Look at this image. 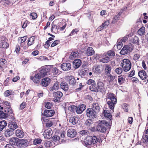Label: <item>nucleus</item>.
Masks as SVG:
<instances>
[{"instance_id":"obj_61","label":"nucleus","mask_w":148,"mask_h":148,"mask_svg":"<svg viewBox=\"0 0 148 148\" xmlns=\"http://www.w3.org/2000/svg\"><path fill=\"white\" fill-rule=\"evenodd\" d=\"M95 73H98L101 72V70L98 66L95 67V70L94 71Z\"/></svg>"},{"instance_id":"obj_9","label":"nucleus","mask_w":148,"mask_h":148,"mask_svg":"<svg viewBox=\"0 0 148 148\" xmlns=\"http://www.w3.org/2000/svg\"><path fill=\"white\" fill-rule=\"evenodd\" d=\"M52 131L51 128H49L46 130L43 134L45 138L46 139L50 138L52 137Z\"/></svg>"},{"instance_id":"obj_52","label":"nucleus","mask_w":148,"mask_h":148,"mask_svg":"<svg viewBox=\"0 0 148 148\" xmlns=\"http://www.w3.org/2000/svg\"><path fill=\"white\" fill-rule=\"evenodd\" d=\"M77 107L75 106H71L69 107V110L71 112H74L75 110H76Z\"/></svg>"},{"instance_id":"obj_48","label":"nucleus","mask_w":148,"mask_h":148,"mask_svg":"<svg viewBox=\"0 0 148 148\" xmlns=\"http://www.w3.org/2000/svg\"><path fill=\"white\" fill-rule=\"evenodd\" d=\"M6 62V60H5L1 59L0 60V67L2 68L3 66H4Z\"/></svg>"},{"instance_id":"obj_36","label":"nucleus","mask_w":148,"mask_h":148,"mask_svg":"<svg viewBox=\"0 0 148 148\" xmlns=\"http://www.w3.org/2000/svg\"><path fill=\"white\" fill-rule=\"evenodd\" d=\"M120 15L121 14L119 13L117 15L115 16L113 18L112 23L113 24H114L117 20L119 19Z\"/></svg>"},{"instance_id":"obj_56","label":"nucleus","mask_w":148,"mask_h":148,"mask_svg":"<svg viewBox=\"0 0 148 148\" xmlns=\"http://www.w3.org/2000/svg\"><path fill=\"white\" fill-rule=\"evenodd\" d=\"M30 16L32 17L33 19H34L37 18V14L33 12L30 13Z\"/></svg>"},{"instance_id":"obj_10","label":"nucleus","mask_w":148,"mask_h":148,"mask_svg":"<svg viewBox=\"0 0 148 148\" xmlns=\"http://www.w3.org/2000/svg\"><path fill=\"white\" fill-rule=\"evenodd\" d=\"M98 124L96 127L97 130L101 132L104 133L106 131V128L103 124L101 123H97Z\"/></svg>"},{"instance_id":"obj_27","label":"nucleus","mask_w":148,"mask_h":148,"mask_svg":"<svg viewBox=\"0 0 148 148\" xmlns=\"http://www.w3.org/2000/svg\"><path fill=\"white\" fill-rule=\"evenodd\" d=\"M97 86L98 90L101 92L105 90L103 83L100 81H99L97 83Z\"/></svg>"},{"instance_id":"obj_55","label":"nucleus","mask_w":148,"mask_h":148,"mask_svg":"<svg viewBox=\"0 0 148 148\" xmlns=\"http://www.w3.org/2000/svg\"><path fill=\"white\" fill-rule=\"evenodd\" d=\"M2 45L3 48H7L9 46L8 44L6 42L3 41L2 42Z\"/></svg>"},{"instance_id":"obj_32","label":"nucleus","mask_w":148,"mask_h":148,"mask_svg":"<svg viewBox=\"0 0 148 148\" xmlns=\"http://www.w3.org/2000/svg\"><path fill=\"white\" fill-rule=\"evenodd\" d=\"M88 70V69L87 68L81 70L79 72V74L82 77L84 76L85 75H87Z\"/></svg>"},{"instance_id":"obj_6","label":"nucleus","mask_w":148,"mask_h":148,"mask_svg":"<svg viewBox=\"0 0 148 148\" xmlns=\"http://www.w3.org/2000/svg\"><path fill=\"white\" fill-rule=\"evenodd\" d=\"M53 95L54 97L53 101L55 102H59L60 99L63 96V94L61 92L57 91L53 92Z\"/></svg>"},{"instance_id":"obj_63","label":"nucleus","mask_w":148,"mask_h":148,"mask_svg":"<svg viewBox=\"0 0 148 148\" xmlns=\"http://www.w3.org/2000/svg\"><path fill=\"white\" fill-rule=\"evenodd\" d=\"M83 111H82L81 109H80V108L78 106V107H77V108L76 109V112L78 114H80L82 113Z\"/></svg>"},{"instance_id":"obj_23","label":"nucleus","mask_w":148,"mask_h":148,"mask_svg":"<svg viewBox=\"0 0 148 148\" xmlns=\"http://www.w3.org/2000/svg\"><path fill=\"white\" fill-rule=\"evenodd\" d=\"M111 69L112 68L110 65L108 64H106L105 65V73L106 75H108L110 74Z\"/></svg>"},{"instance_id":"obj_1","label":"nucleus","mask_w":148,"mask_h":148,"mask_svg":"<svg viewBox=\"0 0 148 148\" xmlns=\"http://www.w3.org/2000/svg\"><path fill=\"white\" fill-rule=\"evenodd\" d=\"M107 99L110 100L107 102L109 107L111 109L114 110V107L117 102V99L115 97L114 95L112 93H109L108 95Z\"/></svg>"},{"instance_id":"obj_3","label":"nucleus","mask_w":148,"mask_h":148,"mask_svg":"<svg viewBox=\"0 0 148 148\" xmlns=\"http://www.w3.org/2000/svg\"><path fill=\"white\" fill-rule=\"evenodd\" d=\"M51 66H46L42 67L38 73V79H39L45 76L47 73L50 70Z\"/></svg>"},{"instance_id":"obj_19","label":"nucleus","mask_w":148,"mask_h":148,"mask_svg":"<svg viewBox=\"0 0 148 148\" xmlns=\"http://www.w3.org/2000/svg\"><path fill=\"white\" fill-rule=\"evenodd\" d=\"M61 88L65 91H67L69 88L68 84L66 82H62L60 84Z\"/></svg>"},{"instance_id":"obj_57","label":"nucleus","mask_w":148,"mask_h":148,"mask_svg":"<svg viewBox=\"0 0 148 148\" xmlns=\"http://www.w3.org/2000/svg\"><path fill=\"white\" fill-rule=\"evenodd\" d=\"M109 22L108 21H106L104 23H103L102 25V27H104V28H106L107 26L109 25Z\"/></svg>"},{"instance_id":"obj_14","label":"nucleus","mask_w":148,"mask_h":148,"mask_svg":"<svg viewBox=\"0 0 148 148\" xmlns=\"http://www.w3.org/2000/svg\"><path fill=\"white\" fill-rule=\"evenodd\" d=\"M138 76L143 80H146L148 77L146 72L142 70L139 71L138 73Z\"/></svg>"},{"instance_id":"obj_2","label":"nucleus","mask_w":148,"mask_h":148,"mask_svg":"<svg viewBox=\"0 0 148 148\" xmlns=\"http://www.w3.org/2000/svg\"><path fill=\"white\" fill-rule=\"evenodd\" d=\"M120 66L125 72H127L131 69L132 64L129 60L124 59L121 61Z\"/></svg>"},{"instance_id":"obj_62","label":"nucleus","mask_w":148,"mask_h":148,"mask_svg":"<svg viewBox=\"0 0 148 148\" xmlns=\"http://www.w3.org/2000/svg\"><path fill=\"white\" fill-rule=\"evenodd\" d=\"M52 138L54 141H57L58 140L60 139V137L59 136H58L55 135V136H53L52 137Z\"/></svg>"},{"instance_id":"obj_59","label":"nucleus","mask_w":148,"mask_h":148,"mask_svg":"<svg viewBox=\"0 0 148 148\" xmlns=\"http://www.w3.org/2000/svg\"><path fill=\"white\" fill-rule=\"evenodd\" d=\"M53 125V123L51 121H48L46 124V127H51Z\"/></svg>"},{"instance_id":"obj_37","label":"nucleus","mask_w":148,"mask_h":148,"mask_svg":"<svg viewBox=\"0 0 148 148\" xmlns=\"http://www.w3.org/2000/svg\"><path fill=\"white\" fill-rule=\"evenodd\" d=\"M93 122L91 119H89L87 120L85 123V125L88 127L90 126L93 123Z\"/></svg>"},{"instance_id":"obj_25","label":"nucleus","mask_w":148,"mask_h":148,"mask_svg":"<svg viewBox=\"0 0 148 148\" xmlns=\"http://www.w3.org/2000/svg\"><path fill=\"white\" fill-rule=\"evenodd\" d=\"M78 121V118L75 116L70 117L69 118V122L73 125L77 123Z\"/></svg>"},{"instance_id":"obj_29","label":"nucleus","mask_w":148,"mask_h":148,"mask_svg":"<svg viewBox=\"0 0 148 148\" xmlns=\"http://www.w3.org/2000/svg\"><path fill=\"white\" fill-rule=\"evenodd\" d=\"M112 121L110 120V121L108 122L105 120H100L97 122V123H101L102 124H103L104 126H109L111 125Z\"/></svg>"},{"instance_id":"obj_4","label":"nucleus","mask_w":148,"mask_h":148,"mask_svg":"<svg viewBox=\"0 0 148 148\" xmlns=\"http://www.w3.org/2000/svg\"><path fill=\"white\" fill-rule=\"evenodd\" d=\"M97 137L93 135L86 137L84 140V142L86 145H90L95 144L97 143Z\"/></svg>"},{"instance_id":"obj_49","label":"nucleus","mask_w":148,"mask_h":148,"mask_svg":"<svg viewBox=\"0 0 148 148\" xmlns=\"http://www.w3.org/2000/svg\"><path fill=\"white\" fill-rule=\"evenodd\" d=\"M27 38V37L26 36L20 37L18 38V41L19 42H20L21 43H22L25 41Z\"/></svg>"},{"instance_id":"obj_30","label":"nucleus","mask_w":148,"mask_h":148,"mask_svg":"<svg viewBox=\"0 0 148 148\" xmlns=\"http://www.w3.org/2000/svg\"><path fill=\"white\" fill-rule=\"evenodd\" d=\"M95 53V51L92 47H89L88 48L87 51L86 52V54L88 56H91Z\"/></svg>"},{"instance_id":"obj_43","label":"nucleus","mask_w":148,"mask_h":148,"mask_svg":"<svg viewBox=\"0 0 148 148\" xmlns=\"http://www.w3.org/2000/svg\"><path fill=\"white\" fill-rule=\"evenodd\" d=\"M4 111L6 114H12L13 112L10 106L7 107L5 109Z\"/></svg>"},{"instance_id":"obj_40","label":"nucleus","mask_w":148,"mask_h":148,"mask_svg":"<svg viewBox=\"0 0 148 148\" xmlns=\"http://www.w3.org/2000/svg\"><path fill=\"white\" fill-rule=\"evenodd\" d=\"M145 28L144 27H142L138 31V34L141 36L143 35L145 33Z\"/></svg>"},{"instance_id":"obj_22","label":"nucleus","mask_w":148,"mask_h":148,"mask_svg":"<svg viewBox=\"0 0 148 148\" xmlns=\"http://www.w3.org/2000/svg\"><path fill=\"white\" fill-rule=\"evenodd\" d=\"M14 132V130L9 128L5 130V135L6 137H9L11 136Z\"/></svg>"},{"instance_id":"obj_35","label":"nucleus","mask_w":148,"mask_h":148,"mask_svg":"<svg viewBox=\"0 0 148 148\" xmlns=\"http://www.w3.org/2000/svg\"><path fill=\"white\" fill-rule=\"evenodd\" d=\"M89 89L92 91L97 92L99 91L98 89L96 86L95 84L91 85L89 87Z\"/></svg>"},{"instance_id":"obj_18","label":"nucleus","mask_w":148,"mask_h":148,"mask_svg":"<svg viewBox=\"0 0 148 148\" xmlns=\"http://www.w3.org/2000/svg\"><path fill=\"white\" fill-rule=\"evenodd\" d=\"M73 64L74 68L76 69L79 68L81 66L82 62L79 59H76L73 62Z\"/></svg>"},{"instance_id":"obj_21","label":"nucleus","mask_w":148,"mask_h":148,"mask_svg":"<svg viewBox=\"0 0 148 148\" xmlns=\"http://www.w3.org/2000/svg\"><path fill=\"white\" fill-rule=\"evenodd\" d=\"M19 139L17 138H11L9 140L10 143L11 145H16L17 146L18 142Z\"/></svg>"},{"instance_id":"obj_24","label":"nucleus","mask_w":148,"mask_h":148,"mask_svg":"<svg viewBox=\"0 0 148 148\" xmlns=\"http://www.w3.org/2000/svg\"><path fill=\"white\" fill-rule=\"evenodd\" d=\"M8 126L9 128L13 130L14 131L18 127L16 123L14 121H11L10 122Z\"/></svg>"},{"instance_id":"obj_13","label":"nucleus","mask_w":148,"mask_h":148,"mask_svg":"<svg viewBox=\"0 0 148 148\" xmlns=\"http://www.w3.org/2000/svg\"><path fill=\"white\" fill-rule=\"evenodd\" d=\"M91 108L98 113L100 110L101 106L98 103H94L92 104Z\"/></svg>"},{"instance_id":"obj_8","label":"nucleus","mask_w":148,"mask_h":148,"mask_svg":"<svg viewBox=\"0 0 148 148\" xmlns=\"http://www.w3.org/2000/svg\"><path fill=\"white\" fill-rule=\"evenodd\" d=\"M29 142L26 139H19L18 142L17 146L20 147H25L28 146Z\"/></svg>"},{"instance_id":"obj_7","label":"nucleus","mask_w":148,"mask_h":148,"mask_svg":"<svg viewBox=\"0 0 148 148\" xmlns=\"http://www.w3.org/2000/svg\"><path fill=\"white\" fill-rule=\"evenodd\" d=\"M132 51L131 48L128 45H125L121 51L120 53L122 55L129 53Z\"/></svg>"},{"instance_id":"obj_31","label":"nucleus","mask_w":148,"mask_h":148,"mask_svg":"<svg viewBox=\"0 0 148 148\" xmlns=\"http://www.w3.org/2000/svg\"><path fill=\"white\" fill-rule=\"evenodd\" d=\"M104 116L108 119L110 121H111L112 119V116L111 114L110 113L109 111L108 110H104L103 112Z\"/></svg>"},{"instance_id":"obj_17","label":"nucleus","mask_w":148,"mask_h":148,"mask_svg":"<svg viewBox=\"0 0 148 148\" xmlns=\"http://www.w3.org/2000/svg\"><path fill=\"white\" fill-rule=\"evenodd\" d=\"M50 83V79L48 77L42 79L41 82L42 85L44 86H47Z\"/></svg>"},{"instance_id":"obj_50","label":"nucleus","mask_w":148,"mask_h":148,"mask_svg":"<svg viewBox=\"0 0 148 148\" xmlns=\"http://www.w3.org/2000/svg\"><path fill=\"white\" fill-rule=\"evenodd\" d=\"M123 69L121 67H119L116 68L115 70V71L118 74H120L123 72Z\"/></svg>"},{"instance_id":"obj_47","label":"nucleus","mask_w":148,"mask_h":148,"mask_svg":"<svg viewBox=\"0 0 148 148\" xmlns=\"http://www.w3.org/2000/svg\"><path fill=\"white\" fill-rule=\"evenodd\" d=\"M53 106L52 103L49 102H47L45 103V106L48 109L51 108Z\"/></svg>"},{"instance_id":"obj_28","label":"nucleus","mask_w":148,"mask_h":148,"mask_svg":"<svg viewBox=\"0 0 148 148\" xmlns=\"http://www.w3.org/2000/svg\"><path fill=\"white\" fill-rule=\"evenodd\" d=\"M51 71L53 74L55 76L58 75L61 73L60 71L55 67H53Z\"/></svg>"},{"instance_id":"obj_41","label":"nucleus","mask_w":148,"mask_h":148,"mask_svg":"<svg viewBox=\"0 0 148 148\" xmlns=\"http://www.w3.org/2000/svg\"><path fill=\"white\" fill-rule=\"evenodd\" d=\"M131 41L134 44H138L139 43V38L137 36H135L131 39Z\"/></svg>"},{"instance_id":"obj_12","label":"nucleus","mask_w":148,"mask_h":148,"mask_svg":"<svg viewBox=\"0 0 148 148\" xmlns=\"http://www.w3.org/2000/svg\"><path fill=\"white\" fill-rule=\"evenodd\" d=\"M55 112L53 110H46L44 112V114L47 117H51L54 115Z\"/></svg>"},{"instance_id":"obj_46","label":"nucleus","mask_w":148,"mask_h":148,"mask_svg":"<svg viewBox=\"0 0 148 148\" xmlns=\"http://www.w3.org/2000/svg\"><path fill=\"white\" fill-rule=\"evenodd\" d=\"M106 55L109 56H113L115 55V53L114 51L110 50L107 52Z\"/></svg>"},{"instance_id":"obj_58","label":"nucleus","mask_w":148,"mask_h":148,"mask_svg":"<svg viewBox=\"0 0 148 148\" xmlns=\"http://www.w3.org/2000/svg\"><path fill=\"white\" fill-rule=\"evenodd\" d=\"M60 41L59 40L55 41L51 44V47H53L57 45L60 43Z\"/></svg>"},{"instance_id":"obj_26","label":"nucleus","mask_w":148,"mask_h":148,"mask_svg":"<svg viewBox=\"0 0 148 148\" xmlns=\"http://www.w3.org/2000/svg\"><path fill=\"white\" fill-rule=\"evenodd\" d=\"M66 79L70 84L73 85L75 83L76 81L73 76L71 75L67 76L66 77Z\"/></svg>"},{"instance_id":"obj_11","label":"nucleus","mask_w":148,"mask_h":148,"mask_svg":"<svg viewBox=\"0 0 148 148\" xmlns=\"http://www.w3.org/2000/svg\"><path fill=\"white\" fill-rule=\"evenodd\" d=\"M71 64L70 63H63L61 65L62 69L64 71H68L70 70L71 69Z\"/></svg>"},{"instance_id":"obj_53","label":"nucleus","mask_w":148,"mask_h":148,"mask_svg":"<svg viewBox=\"0 0 148 148\" xmlns=\"http://www.w3.org/2000/svg\"><path fill=\"white\" fill-rule=\"evenodd\" d=\"M86 83L88 85L91 84V85L95 84V81L92 79H89L87 81Z\"/></svg>"},{"instance_id":"obj_33","label":"nucleus","mask_w":148,"mask_h":148,"mask_svg":"<svg viewBox=\"0 0 148 148\" xmlns=\"http://www.w3.org/2000/svg\"><path fill=\"white\" fill-rule=\"evenodd\" d=\"M7 125V123L5 120L2 121L0 122V131H2L3 130Z\"/></svg>"},{"instance_id":"obj_60","label":"nucleus","mask_w":148,"mask_h":148,"mask_svg":"<svg viewBox=\"0 0 148 148\" xmlns=\"http://www.w3.org/2000/svg\"><path fill=\"white\" fill-rule=\"evenodd\" d=\"M80 109H81L83 111H84L86 108V106L84 104H82L79 105L78 106Z\"/></svg>"},{"instance_id":"obj_15","label":"nucleus","mask_w":148,"mask_h":148,"mask_svg":"<svg viewBox=\"0 0 148 148\" xmlns=\"http://www.w3.org/2000/svg\"><path fill=\"white\" fill-rule=\"evenodd\" d=\"M59 88V83L58 82H56L52 86L49 88V90L51 92H54L58 90Z\"/></svg>"},{"instance_id":"obj_45","label":"nucleus","mask_w":148,"mask_h":148,"mask_svg":"<svg viewBox=\"0 0 148 148\" xmlns=\"http://www.w3.org/2000/svg\"><path fill=\"white\" fill-rule=\"evenodd\" d=\"M13 92V91L11 90H7L4 93V95L5 97H8L12 95Z\"/></svg>"},{"instance_id":"obj_39","label":"nucleus","mask_w":148,"mask_h":148,"mask_svg":"<svg viewBox=\"0 0 148 148\" xmlns=\"http://www.w3.org/2000/svg\"><path fill=\"white\" fill-rule=\"evenodd\" d=\"M35 39V37L34 36L31 37L28 40L27 44L30 46L32 45L34 43Z\"/></svg>"},{"instance_id":"obj_44","label":"nucleus","mask_w":148,"mask_h":148,"mask_svg":"<svg viewBox=\"0 0 148 148\" xmlns=\"http://www.w3.org/2000/svg\"><path fill=\"white\" fill-rule=\"evenodd\" d=\"M37 74L36 73H34L33 74L32 76L30 78L31 80H32L34 82L36 83H37Z\"/></svg>"},{"instance_id":"obj_5","label":"nucleus","mask_w":148,"mask_h":148,"mask_svg":"<svg viewBox=\"0 0 148 148\" xmlns=\"http://www.w3.org/2000/svg\"><path fill=\"white\" fill-rule=\"evenodd\" d=\"M97 113L91 108H87L86 110V114L87 117L94 119L97 116Z\"/></svg>"},{"instance_id":"obj_42","label":"nucleus","mask_w":148,"mask_h":148,"mask_svg":"<svg viewBox=\"0 0 148 148\" xmlns=\"http://www.w3.org/2000/svg\"><path fill=\"white\" fill-rule=\"evenodd\" d=\"M110 58L108 56L100 59L99 61L103 63H107L110 60Z\"/></svg>"},{"instance_id":"obj_38","label":"nucleus","mask_w":148,"mask_h":148,"mask_svg":"<svg viewBox=\"0 0 148 148\" xmlns=\"http://www.w3.org/2000/svg\"><path fill=\"white\" fill-rule=\"evenodd\" d=\"M125 80V78L122 75L119 76L118 77V82L120 84H121L124 83Z\"/></svg>"},{"instance_id":"obj_20","label":"nucleus","mask_w":148,"mask_h":148,"mask_svg":"<svg viewBox=\"0 0 148 148\" xmlns=\"http://www.w3.org/2000/svg\"><path fill=\"white\" fill-rule=\"evenodd\" d=\"M16 136L20 138H23L24 136V132L20 130H17L15 131Z\"/></svg>"},{"instance_id":"obj_16","label":"nucleus","mask_w":148,"mask_h":148,"mask_svg":"<svg viewBox=\"0 0 148 148\" xmlns=\"http://www.w3.org/2000/svg\"><path fill=\"white\" fill-rule=\"evenodd\" d=\"M77 132L75 130L73 129H69L67 131V135L69 137L73 138L76 135Z\"/></svg>"},{"instance_id":"obj_34","label":"nucleus","mask_w":148,"mask_h":148,"mask_svg":"<svg viewBox=\"0 0 148 148\" xmlns=\"http://www.w3.org/2000/svg\"><path fill=\"white\" fill-rule=\"evenodd\" d=\"M78 56V52L77 51L72 52L71 53L69 58L71 59H73V58H77Z\"/></svg>"},{"instance_id":"obj_54","label":"nucleus","mask_w":148,"mask_h":148,"mask_svg":"<svg viewBox=\"0 0 148 148\" xmlns=\"http://www.w3.org/2000/svg\"><path fill=\"white\" fill-rule=\"evenodd\" d=\"M115 77L111 75L110 74L108 77V81L110 83L111 82L113 81Z\"/></svg>"},{"instance_id":"obj_64","label":"nucleus","mask_w":148,"mask_h":148,"mask_svg":"<svg viewBox=\"0 0 148 148\" xmlns=\"http://www.w3.org/2000/svg\"><path fill=\"white\" fill-rule=\"evenodd\" d=\"M143 139L145 140V142H148V135H144L143 136Z\"/></svg>"},{"instance_id":"obj_51","label":"nucleus","mask_w":148,"mask_h":148,"mask_svg":"<svg viewBox=\"0 0 148 148\" xmlns=\"http://www.w3.org/2000/svg\"><path fill=\"white\" fill-rule=\"evenodd\" d=\"M89 133V132L87 130H82L79 132V134L83 136L88 134Z\"/></svg>"}]
</instances>
